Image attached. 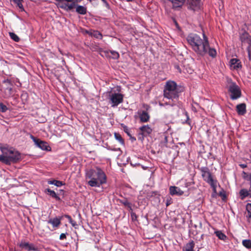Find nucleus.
<instances>
[{"label": "nucleus", "mask_w": 251, "mask_h": 251, "mask_svg": "<svg viewBox=\"0 0 251 251\" xmlns=\"http://www.w3.org/2000/svg\"><path fill=\"white\" fill-rule=\"evenodd\" d=\"M187 41L198 56L203 57L208 54L212 58L216 56V50L210 47L208 38L204 33L203 38L197 34L191 33L187 37Z\"/></svg>", "instance_id": "nucleus-1"}, {"label": "nucleus", "mask_w": 251, "mask_h": 251, "mask_svg": "<svg viewBox=\"0 0 251 251\" xmlns=\"http://www.w3.org/2000/svg\"><path fill=\"white\" fill-rule=\"evenodd\" d=\"M86 179H89L88 184L91 187H100L106 183L107 177L103 171L99 167L87 170L85 173Z\"/></svg>", "instance_id": "nucleus-2"}, {"label": "nucleus", "mask_w": 251, "mask_h": 251, "mask_svg": "<svg viewBox=\"0 0 251 251\" xmlns=\"http://www.w3.org/2000/svg\"><path fill=\"white\" fill-rule=\"evenodd\" d=\"M2 155H0V161L9 165L11 163H16L21 159V154L17 151L8 150L5 148H1Z\"/></svg>", "instance_id": "nucleus-3"}, {"label": "nucleus", "mask_w": 251, "mask_h": 251, "mask_svg": "<svg viewBox=\"0 0 251 251\" xmlns=\"http://www.w3.org/2000/svg\"><path fill=\"white\" fill-rule=\"evenodd\" d=\"M202 178L204 181L210 185L214 193H217L218 181L214 178L208 168L202 167L200 169Z\"/></svg>", "instance_id": "nucleus-4"}, {"label": "nucleus", "mask_w": 251, "mask_h": 251, "mask_svg": "<svg viewBox=\"0 0 251 251\" xmlns=\"http://www.w3.org/2000/svg\"><path fill=\"white\" fill-rule=\"evenodd\" d=\"M164 96L166 98H178L177 84L174 81H168L164 89Z\"/></svg>", "instance_id": "nucleus-5"}, {"label": "nucleus", "mask_w": 251, "mask_h": 251, "mask_svg": "<svg viewBox=\"0 0 251 251\" xmlns=\"http://www.w3.org/2000/svg\"><path fill=\"white\" fill-rule=\"evenodd\" d=\"M108 102L112 107H117L124 100V95L118 91L111 90L108 92Z\"/></svg>", "instance_id": "nucleus-6"}, {"label": "nucleus", "mask_w": 251, "mask_h": 251, "mask_svg": "<svg viewBox=\"0 0 251 251\" xmlns=\"http://www.w3.org/2000/svg\"><path fill=\"white\" fill-rule=\"evenodd\" d=\"M228 90L230 93V99L235 100L241 96V91L240 87L235 83L232 82L228 86Z\"/></svg>", "instance_id": "nucleus-7"}, {"label": "nucleus", "mask_w": 251, "mask_h": 251, "mask_svg": "<svg viewBox=\"0 0 251 251\" xmlns=\"http://www.w3.org/2000/svg\"><path fill=\"white\" fill-rule=\"evenodd\" d=\"M30 137L34 143V145L36 146V147L40 149L42 151H51V148L48 145V143L47 142L42 141L39 138H37L32 134L30 135Z\"/></svg>", "instance_id": "nucleus-8"}, {"label": "nucleus", "mask_w": 251, "mask_h": 251, "mask_svg": "<svg viewBox=\"0 0 251 251\" xmlns=\"http://www.w3.org/2000/svg\"><path fill=\"white\" fill-rule=\"evenodd\" d=\"M137 113L141 122L146 123L149 121L150 116L147 111L145 110L138 111Z\"/></svg>", "instance_id": "nucleus-9"}, {"label": "nucleus", "mask_w": 251, "mask_h": 251, "mask_svg": "<svg viewBox=\"0 0 251 251\" xmlns=\"http://www.w3.org/2000/svg\"><path fill=\"white\" fill-rule=\"evenodd\" d=\"M169 191L170 194L172 196H182L184 194V192L179 187L175 186H170L169 188Z\"/></svg>", "instance_id": "nucleus-10"}, {"label": "nucleus", "mask_w": 251, "mask_h": 251, "mask_svg": "<svg viewBox=\"0 0 251 251\" xmlns=\"http://www.w3.org/2000/svg\"><path fill=\"white\" fill-rule=\"evenodd\" d=\"M139 129L142 132V133L139 134V136H147L152 132V129L149 125L142 126L139 127Z\"/></svg>", "instance_id": "nucleus-11"}, {"label": "nucleus", "mask_w": 251, "mask_h": 251, "mask_svg": "<svg viewBox=\"0 0 251 251\" xmlns=\"http://www.w3.org/2000/svg\"><path fill=\"white\" fill-rule=\"evenodd\" d=\"M61 217L50 218L48 221V223L52 225L53 227H57L61 224Z\"/></svg>", "instance_id": "nucleus-12"}, {"label": "nucleus", "mask_w": 251, "mask_h": 251, "mask_svg": "<svg viewBox=\"0 0 251 251\" xmlns=\"http://www.w3.org/2000/svg\"><path fill=\"white\" fill-rule=\"evenodd\" d=\"M239 196L241 200H244L247 197H251V190L248 191L246 189H242L239 191Z\"/></svg>", "instance_id": "nucleus-13"}, {"label": "nucleus", "mask_w": 251, "mask_h": 251, "mask_svg": "<svg viewBox=\"0 0 251 251\" xmlns=\"http://www.w3.org/2000/svg\"><path fill=\"white\" fill-rule=\"evenodd\" d=\"M240 39L242 43L251 44V37L248 33L244 32L240 37Z\"/></svg>", "instance_id": "nucleus-14"}, {"label": "nucleus", "mask_w": 251, "mask_h": 251, "mask_svg": "<svg viewBox=\"0 0 251 251\" xmlns=\"http://www.w3.org/2000/svg\"><path fill=\"white\" fill-rule=\"evenodd\" d=\"M237 113L240 115H243L246 113V106L245 103H241L236 106Z\"/></svg>", "instance_id": "nucleus-15"}, {"label": "nucleus", "mask_w": 251, "mask_h": 251, "mask_svg": "<svg viewBox=\"0 0 251 251\" xmlns=\"http://www.w3.org/2000/svg\"><path fill=\"white\" fill-rule=\"evenodd\" d=\"M230 66L234 69L241 68V62L239 59L236 58L231 59L230 61Z\"/></svg>", "instance_id": "nucleus-16"}, {"label": "nucleus", "mask_w": 251, "mask_h": 251, "mask_svg": "<svg viewBox=\"0 0 251 251\" xmlns=\"http://www.w3.org/2000/svg\"><path fill=\"white\" fill-rule=\"evenodd\" d=\"M201 5V0H191V7L193 10L199 9Z\"/></svg>", "instance_id": "nucleus-17"}, {"label": "nucleus", "mask_w": 251, "mask_h": 251, "mask_svg": "<svg viewBox=\"0 0 251 251\" xmlns=\"http://www.w3.org/2000/svg\"><path fill=\"white\" fill-rule=\"evenodd\" d=\"M172 4L173 8L181 7L184 4L185 0H170Z\"/></svg>", "instance_id": "nucleus-18"}, {"label": "nucleus", "mask_w": 251, "mask_h": 251, "mask_svg": "<svg viewBox=\"0 0 251 251\" xmlns=\"http://www.w3.org/2000/svg\"><path fill=\"white\" fill-rule=\"evenodd\" d=\"M195 243L193 240H190L183 249V251H194Z\"/></svg>", "instance_id": "nucleus-19"}, {"label": "nucleus", "mask_w": 251, "mask_h": 251, "mask_svg": "<svg viewBox=\"0 0 251 251\" xmlns=\"http://www.w3.org/2000/svg\"><path fill=\"white\" fill-rule=\"evenodd\" d=\"M169 100L168 101L165 102V104L166 106H170L171 107H173L177 105L178 102V99H174V98H167Z\"/></svg>", "instance_id": "nucleus-20"}, {"label": "nucleus", "mask_w": 251, "mask_h": 251, "mask_svg": "<svg viewBox=\"0 0 251 251\" xmlns=\"http://www.w3.org/2000/svg\"><path fill=\"white\" fill-rule=\"evenodd\" d=\"M13 94V89L11 87L7 86L4 90V97L8 98L12 96Z\"/></svg>", "instance_id": "nucleus-21"}, {"label": "nucleus", "mask_w": 251, "mask_h": 251, "mask_svg": "<svg viewBox=\"0 0 251 251\" xmlns=\"http://www.w3.org/2000/svg\"><path fill=\"white\" fill-rule=\"evenodd\" d=\"M46 192H48L49 195H50L51 197L55 199L56 200H60V197L56 194V193L54 191L51 190L49 188H48L46 189Z\"/></svg>", "instance_id": "nucleus-22"}, {"label": "nucleus", "mask_w": 251, "mask_h": 251, "mask_svg": "<svg viewBox=\"0 0 251 251\" xmlns=\"http://www.w3.org/2000/svg\"><path fill=\"white\" fill-rule=\"evenodd\" d=\"M214 233L218 238L222 240H225L226 238V235L222 232L221 230H216L214 231Z\"/></svg>", "instance_id": "nucleus-23"}, {"label": "nucleus", "mask_w": 251, "mask_h": 251, "mask_svg": "<svg viewBox=\"0 0 251 251\" xmlns=\"http://www.w3.org/2000/svg\"><path fill=\"white\" fill-rule=\"evenodd\" d=\"M76 11L80 14L84 15L86 13L87 10L86 8L83 6L77 5L76 8Z\"/></svg>", "instance_id": "nucleus-24"}, {"label": "nucleus", "mask_w": 251, "mask_h": 251, "mask_svg": "<svg viewBox=\"0 0 251 251\" xmlns=\"http://www.w3.org/2000/svg\"><path fill=\"white\" fill-rule=\"evenodd\" d=\"M48 183L49 184L54 185L55 186H56L57 187H61V186H62L64 184L62 181L55 180V179L52 180H49V181H48Z\"/></svg>", "instance_id": "nucleus-25"}, {"label": "nucleus", "mask_w": 251, "mask_h": 251, "mask_svg": "<svg viewBox=\"0 0 251 251\" xmlns=\"http://www.w3.org/2000/svg\"><path fill=\"white\" fill-rule=\"evenodd\" d=\"M75 3H73V2H72L71 4H70L65 3L64 4H63L62 5L60 6V7L62 8H63V9H65L66 10H70L72 9L75 6Z\"/></svg>", "instance_id": "nucleus-26"}, {"label": "nucleus", "mask_w": 251, "mask_h": 251, "mask_svg": "<svg viewBox=\"0 0 251 251\" xmlns=\"http://www.w3.org/2000/svg\"><path fill=\"white\" fill-rule=\"evenodd\" d=\"M114 137L115 139L122 145H124L125 142L121 135L118 133H114Z\"/></svg>", "instance_id": "nucleus-27"}, {"label": "nucleus", "mask_w": 251, "mask_h": 251, "mask_svg": "<svg viewBox=\"0 0 251 251\" xmlns=\"http://www.w3.org/2000/svg\"><path fill=\"white\" fill-rule=\"evenodd\" d=\"M120 202L123 204V205H124L125 206H126L127 207H128V208H129V209L130 210H132V207H131V204L130 202H129L127 200H126V199H124V200H121L120 201Z\"/></svg>", "instance_id": "nucleus-28"}, {"label": "nucleus", "mask_w": 251, "mask_h": 251, "mask_svg": "<svg viewBox=\"0 0 251 251\" xmlns=\"http://www.w3.org/2000/svg\"><path fill=\"white\" fill-rule=\"evenodd\" d=\"M93 37L101 40L102 38V35L98 30H93Z\"/></svg>", "instance_id": "nucleus-29"}, {"label": "nucleus", "mask_w": 251, "mask_h": 251, "mask_svg": "<svg viewBox=\"0 0 251 251\" xmlns=\"http://www.w3.org/2000/svg\"><path fill=\"white\" fill-rule=\"evenodd\" d=\"M13 2L17 4V6L21 10H24L23 5L22 4L23 0H13Z\"/></svg>", "instance_id": "nucleus-30"}, {"label": "nucleus", "mask_w": 251, "mask_h": 251, "mask_svg": "<svg viewBox=\"0 0 251 251\" xmlns=\"http://www.w3.org/2000/svg\"><path fill=\"white\" fill-rule=\"evenodd\" d=\"M243 245L248 249H251V240H244L242 241Z\"/></svg>", "instance_id": "nucleus-31"}, {"label": "nucleus", "mask_w": 251, "mask_h": 251, "mask_svg": "<svg viewBox=\"0 0 251 251\" xmlns=\"http://www.w3.org/2000/svg\"><path fill=\"white\" fill-rule=\"evenodd\" d=\"M9 36L15 42H19L20 40L19 37L13 32H10Z\"/></svg>", "instance_id": "nucleus-32"}, {"label": "nucleus", "mask_w": 251, "mask_h": 251, "mask_svg": "<svg viewBox=\"0 0 251 251\" xmlns=\"http://www.w3.org/2000/svg\"><path fill=\"white\" fill-rule=\"evenodd\" d=\"M121 126L123 128L124 132L127 134L128 136H130V130L129 129V128L126 126L124 124H122Z\"/></svg>", "instance_id": "nucleus-33"}, {"label": "nucleus", "mask_w": 251, "mask_h": 251, "mask_svg": "<svg viewBox=\"0 0 251 251\" xmlns=\"http://www.w3.org/2000/svg\"><path fill=\"white\" fill-rule=\"evenodd\" d=\"M246 210L248 212L247 216L251 219V203H248L247 204Z\"/></svg>", "instance_id": "nucleus-34"}, {"label": "nucleus", "mask_w": 251, "mask_h": 251, "mask_svg": "<svg viewBox=\"0 0 251 251\" xmlns=\"http://www.w3.org/2000/svg\"><path fill=\"white\" fill-rule=\"evenodd\" d=\"M8 110L7 106L2 103H0V112L4 113Z\"/></svg>", "instance_id": "nucleus-35"}, {"label": "nucleus", "mask_w": 251, "mask_h": 251, "mask_svg": "<svg viewBox=\"0 0 251 251\" xmlns=\"http://www.w3.org/2000/svg\"><path fill=\"white\" fill-rule=\"evenodd\" d=\"M26 250H27V251H36V248L34 247V245L32 244H29V246L27 247V248L26 249Z\"/></svg>", "instance_id": "nucleus-36"}, {"label": "nucleus", "mask_w": 251, "mask_h": 251, "mask_svg": "<svg viewBox=\"0 0 251 251\" xmlns=\"http://www.w3.org/2000/svg\"><path fill=\"white\" fill-rule=\"evenodd\" d=\"M111 53L113 59H117L119 57V53L116 51H111Z\"/></svg>", "instance_id": "nucleus-37"}, {"label": "nucleus", "mask_w": 251, "mask_h": 251, "mask_svg": "<svg viewBox=\"0 0 251 251\" xmlns=\"http://www.w3.org/2000/svg\"><path fill=\"white\" fill-rule=\"evenodd\" d=\"M29 243H28V242H22L20 244L19 246L21 248L26 249L27 248V247L29 246Z\"/></svg>", "instance_id": "nucleus-38"}, {"label": "nucleus", "mask_w": 251, "mask_h": 251, "mask_svg": "<svg viewBox=\"0 0 251 251\" xmlns=\"http://www.w3.org/2000/svg\"><path fill=\"white\" fill-rule=\"evenodd\" d=\"M248 50V56L249 58V59L251 60V44H250L247 48Z\"/></svg>", "instance_id": "nucleus-39"}, {"label": "nucleus", "mask_w": 251, "mask_h": 251, "mask_svg": "<svg viewBox=\"0 0 251 251\" xmlns=\"http://www.w3.org/2000/svg\"><path fill=\"white\" fill-rule=\"evenodd\" d=\"M3 83H7L9 85L12 86L11 81L9 79H5L2 81Z\"/></svg>", "instance_id": "nucleus-40"}, {"label": "nucleus", "mask_w": 251, "mask_h": 251, "mask_svg": "<svg viewBox=\"0 0 251 251\" xmlns=\"http://www.w3.org/2000/svg\"><path fill=\"white\" fill-rule=\"evenodd\" d=\"M67 234V233H61L60 235L59 239L60 240H64L66 238V235Z\"/></svg>", "instance_id": "nucleus-41"}, {"label": "nucleus", "mask_w": 251, "mask_h": 251, "mask_svg": "<svg viewBox=\"0 0 251 251\" xmlns=\"http://www.w3.org/2000/svg\"><path fill=\"white\" fill-rule=\"evenodd\" d=\"M101 1H102V2H103L105 7L107 9H110V5H109V3L105 0H101Z\"/></svg>", "instance_id": "nucleus-42"}, {"label": "nucleus", "mask_w": 251, "mask_h": 251, "mask_svg": "<svg viewBox=\"0 0 251 251\" xmlns=\"http://www.w3.org/2000/svg\"><path fill=\"white\" fill-rule=\"evenodd\" d=\"M69 223L70 224H71V225L73 226H77V224H76V222L75 221H74L73 219H72L71 221H70Z\"/></svg>", "instance_id": "nucleus-43"}, {"label": "nucleus", "mask_w": 251, "mask_h": 251, "mask_svg": "<svg viewBox=\"0 0 251 251\" xmlns=\"http://www.w3.org/2000/svg\"><path fill=\"white\" fill-rule=\"evenodd\" d=\"M86 32L89 35L93 37V30H91L90 31H86Z\"/></svg>", "instance_id": "nucleus-44"}, {"label": "nucleus", "mask_w": 251, "mask_h": 251, "mask_svg": "<svg viewBox=\"0 0 251 251\" xmlns=\"http://www.w3.org/2000/svg\"><path fill=\"white\" fill-rule=\"evenodd\" d=\"M131 140L132 142H134L136 140V138L132 136L131 134L130 135V136H128Z\"/></svg>", "instance_id": "nucleus-45"}, {"label": "nucleus", "mask_w": 251, "mask_h": 251, "mask_svg": "<svg viewBox=\"0 0 251 251\" xmlns=\"http://www.w3.org/2000/svg\"><path fill=\"white\" fill-rule=\"evenodd\" d=\"M186 117H187V120L186 121L185 123L190 125V123L189 122V116H188L187 113L186 114Z\"/></svg>", "instance_id": "nucleus-46"}, {"label": "nucleus", "mask_w": 251, "mask_h": 251, "mask_svg": "<svg viewBox=\"0 0 251 251\" xmlns=\"http://www.w3.org/2000/svg\"><path fill=\"white\" fill-rule=\"evenodd\" d=\"M239 166L243 169L246 168L247 166L246 164H241Z\"/></svg>", "instance_id": "nucleus-47"}, {"label": "nucleus", "mask_w": 251, "mask_h": 251, "mask_svg": "<svg viewBox=\"0 0 251 251\" xmlns=\"http://www.w3.org/2000/svg\"><path fill=\"white\" fill-rule=\"evenodd\" d=\"M64 217H66V218H67L68 220H69V221H71L72 219L71 217L70 216H69V215H65Z\"/></svg>", "instance_id": "nucleus-48"}, {"label": "nucleus", "mask_w": 251, "mask_h": 251, "mask_svg": "<svg viewBox=\"0 0 251 251\" xmlns=\"http://www.w3.org/2000/svg\"><path fill=\"white\" fill-rule=\"evenodd\" d=\"M171 204V200H168L166 202V206H168Z\"/></svg>", "instance_id": "nucleus-49"}, {"label": "nucleus", "mask_w": 251, "mask_h": 251, "mask_svg": "<svg viewBox=\"0 0 251 251\" xmlns=\"http://www.w3.org/2000/svg\"><path fill=\"white\" fill-rule=\"evenodd\" d=\"M159 105L161 106H164L166 105L165 102V103H161V102H160L159 103Z\"/></svg>", "instance_id": "nucleus-50"}, {"label": "nucleus", "mask_w": 251, "mask_h": 251, "mask_svg": "<svg viewBox=\"0 0 251 251\" xmlns=\"http://www.w3.org/2000/svg\"><path fill=\"white\" fill-rule=\"evenodd\" d=\"M176 68L178 70V71L180 73H181V70H180V68H179L178 66L176 67Z\"/></svg>", "instance_id": "nucleus-51"}, {"label": "nucleus", "mask_w": 251, "mask_h": 251, "mask_svg": "<svg viewBox=\"0 0 251 251\" xmlns=\"http://www.w3.org/2000/svg\"><path fill=\"white\" fill-rule=\"evenodd\" d=\"M122 1H133L134 0H121Z\"/></svg>", "instance_id": "nucleus-52"}, {"label": "nucleus", "mask_w": 251, "mask_h": 251, "mask_svg": "<svg viewBox=\"0 0 251 251\" xmlns=\"http://www.w3.org/2000/svg\"><path fill=\"white\" fill-rule=\"evenodd\" d=\"M188 186V183H185V187L187 188Z\"/></svg>", "instance_id": "nucleus-53"}, {"label": "nucleus", "mask_w": 251, "mask_h": 251, "mask_svg": "<svg viewBox=\"0 0 251 251\" xmlns=\"http://www.w3.org/2000/svg\"><path fill=\"white\" fill-rule=\"evenodd\" d=\"M56 1H64V0H55Z\"/></svg>", "instance_id": "nucleus-54"}, {"label": "nucleus", "mask_w": 251, "mask_h": 251, "mask_svg": "<svg viewBox=\"0 0 251 251\" xmlns=\"http://www.w3.org/2000/svg\"><path fill=\"white\" fill-rule=\"evenodd\" d=\"M192 72V70H190V72H189L190 74H191Z\"/></svg>", "instance_id": "nucleus-55"}, {"label": "nucleus", "mask_w": 251, "mask_h": 251, "mask_svg": "<svg viewBox=\"0 0 251 251\" xmlns=\"http://www.w3.org/2000/svg\"><path fill=\"white\" fill-rule=\"evenodd\" d=\"M250 159L251 160V154L250 156Z\"/></svg>", "instance_id": "nucleus-56"}, {"label": "nucleus", "mask_w": 251, "mask_h": 251, "mask_svg": "<svg viewBox=\"0 0 251 251\" xmlns=\"http://www.w3.org/2000/svg\"><path fill=\"white\" fill-rule=\"evenodd\" d=\"M203 236V234H202V235H201V238H202Z\"/></svg>", "instance_id": "nucleus-57"}, {"label": "nucleus", "mask_w": 251, "mask_h": 251, "mask_svg": "<svg viewBox=\"0 0 251 251\" xmlns=\"http://www.w3.org/2000/svg\"><path fill=\"white\" fill-rule=\"evenodd\" d=\"M139 139H141V137H139Z\"/></svg>", "instance_id": "nucleus-58"}, {"label": "nucleus", "mask_w": 251, "mask_h": 251, "mask_svg": "<svg viewBox=\"0 0 251 251\" xmlns=\"http://www.w3.org/2000/svg\"><path fill=\"white\" fill-rule=\"evenodd\" d=\"M134 214V213L131 214V216H132Z\"/></svg>", "instance_id": "nucleus-59"}]
</instances>
